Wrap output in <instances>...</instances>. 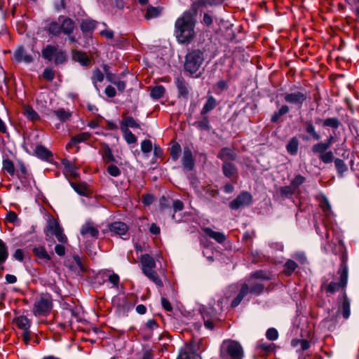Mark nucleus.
<instances>
[{"label": "nucleus", "mask_w": 359, "mask_h": 359, "mask_svg": "<svg viewBox=\"0 0 359 359\" xmlns=\"http://www.w3.org/2000/svg\"><path fill=\"white\" fill-rule=\"evenodd\" d=\"M47 229L50 233L55 235V236L60 243H67V238L63 233V229L60 226L58 222L56 219H49L47 224Z\"/></svg>", "instance_id": "423d86ee"}, {"label": "nucleus", "mask_w": 359, "mask_h": 359, "mask_svg": "<svg viewBox=\"0 0 359 359\" xmlns=\"http://www.w3.org/2000/svg\"><path fill=\"white\" fill-rule=\"evenodd\" d=\"M152 144L150 140H145L141 144V150L144 153H149L151 151Z\"/></svg>", "instance_id": "13d9d810"}, {"label": "nucleus", "mask_w": 359, "mask_h": 359, "mask_svg": "<svg viewBox=\"0 0 359 359\" xmlns=\"http://www.w3.org/2000/svg\"><path fill=\"white\" fill-rule=\"evenodd\" d=\"M48 30L53 35H58L62 32L61 25L59 22H51L48 25Z\"/></svg>", "instance_id": "c9c22d12"}, {"label": "nucleus", "mask_w": 359, "mask_h": 359, "mask_svg": "<svg viewBox=\"0 0 359 359\" xmlns=\"http://www.w3.org/2000/svg\"><path fill=\"white\" fill-rule=\"evenodd\" d=\"M55 116L62 121H65L71 116L69 111H65L63 109H60L54 111Z\"/></svg>", "instance_id": "79ce46f5"}, {"label": "nucleus", "mask_w": 359, "mask_h": 359, "mask_svg": "<svg viewBox=\"0 0 359 359\" xmlns=\"http://www.w3.org/2000/svg\"><path fill=\"white\" fill-rule=\"evenodd\" d=\"M154 198L151 194H146L142 196V202L145 205H149L154 202Z\"/></svg>", "instance_id": "774afa93"}, {"label": "nucleus", "mask_w": 359, "mask_h": 359, "mask_svg": "<svg viewBox=\"0 0 359 359\" xmlns=\"http://www.w3.org/2000/svg\"><path fill=\"white\" fill-rule=\"evenodd\" d=\"M334 164L340 175H341L343 172H344L347 170L346 165L344 164V161L341 159H335Z\"/></svg>", "instance_id": "603ef678"}, {"label": "nucleus", "mask_w": 359, "mask_h": 359, "mask_svg": "<svg viewBox=\"0 0 359 359\" xmlns=\"http://www.w3.org/2000/svg\"><path fill=\"white\" fill-rule=\"evenodd\" d=\"M294 189H295L290 184L289 187H282L280 189V193L283 196H290L294 193Z\"/></svg>", "instance_id": "e2e57ef3"}, {"label": "nucleus", "mask_w": 359, "mask_h": 359, "mask_svg": "<svg viewBox=\"0 0 359 359\" xmlns=\"http://www.w3.org/2000/svg\"><path fill=\"white\" fill-rule=\"evenodd\" d=\"M13 257L15 259L19 261V262H22L23 259H24V257H25V252L22 250L21 249H17L14 254H13Z\"/></svg>", "instance_id": "69168bd1"}, {"label": "nucleus", "mask_w": 359, "mask_h": 359, "mask_svg": "<svg viewBox=\"0 0 359 359\" xmlns=\"http://www.w3.org/2000/svg\"><path fill=\"white\" fill-rule=\"evenodd\" d=\"M57 50V48L55 46L48 45L42 50V56L44 59L50 61L55 57Z\"/></svg>", "instance_id": "412c9836"}, {"label": "nucleus", "mask_w": 359, "mask_h": 359, "mask_svg": "<svg viewBox=\"0 0 359 359\" xmlns=\"http://www.w3.org/2000/svg\"><path fill=\"white\" fill-rule=\"evenodd\" d=\"M3 168L12 175L15 172L14 165L11 160L6 159L3 161Z\"/></svg>", "instance_id": "8fccbe9b"}, {"label": "nucleus", "mask_w": 359, "mask_h": 359, "mask_svg": "<svg viewBox=\"0 0 359 359\" xmlns=\"http://www.w3.org/2000/svg\"><path fill=\"white\" fill-rule=\"evenodd\" d=\"M107 171L109 174L113 177H117L121 174L119 168L114 165H109L107 168Z\"/></svg>", "instance_id": "bf43d9fd"}, {"label": "nucleus", "mask_w": 359, "mask_h": 359, "mask_svg": "<svg viewBox=\"0 0 359 359\" xmlns=\"http://www.w3.org/2000/svg\"><path fill=\"white\" fill-rule=\"evenodd\" d=\"M220 355L224 359H243L244 352L241 345L236 341L224 340L220 348Z\"/></svg>", "instance_id": "f03ea898"}, {"label": "nucleus", "mask_w": 359, "mask_h": 359, "mask_svg": "<svg viewBox=\"0 0 359 359\" xmlns=\"http://www.w3.org/2000/svg\"><path fill=\"white\" fill-rule=\"evenodd\" d=\"M304 177L302 175H297L294 180L291 182L292 187L294 189H297L299 185H301L304 182Z\"/></svg>", "instance_id": "680f3d73"}, {"label": "nucleus", "mask_w": 359, "mask_h": 359, "mask_svg": "<svg viewBox=\"0 0 359 359\" xmlns=\"http://www.w3.org/2000/svg\"><path fill=\"white\" fill-rule=\"evenodd\" d=\"M216 106V100L213 97H209L205 104H204L201 114L203 115L208 113L211 110H212Z\"/></svg>", "instance_id": "cd10ccee"}, {"label": "nucleus", "mask_w": 359, "mask_h": 359, "mask_svg": "<svg viewBox=\"0 0 359 359\" xmlns=\"http://www.w3.org/2000/svg\"><path fill=\"white\" fill-rule=\"evenodd\" d=\"M90 137V134L88 133H80L73 137V142L79 143L84 142Z\"/></svg>", "instance_id": "5fc2aeb1"}, {"label": "nucleus", "mask_w": 359, "mask_h": 359, "mask_svg": "<svg viewBox=\"0 0 359 359\" xmlns=\"http://www.w3.org/2000/svg\"><path fill=\"white\" fill-rule=\"evenodd\" d=\"M96 22L93 20H85L81 24V29L83 32H90L95 28Z\"/></svg>", "instance_id": "f704fd0d"}, {"label": "nucleus", "mask_w": 359, "mask_h": 359, "mask_svg": "<svg viewBox=\"0 0 359 359\" xmlns=\"http://www.w3.org/2000/svg\"><path fill=\"white\" fill-rule=\"evenodd\" d=\"M160 13H161V10L159 9V8L149 6L147 8V13L145 15V18L147 19L154 18L158 17Z\"/></svg>", "instance_id": "a19ab883"}, {"label": "nucleus", "mask_w": 359, "mask_h": 359, "mask_svg": "<svg viewBox=\"0 0 359 359\" xmlns=\"http://www.w3.org/2000/svg\"><path fill=\"white\" fill-rule=\"evenodd\" d=\"M14 58L17 62H25L27 63L31 62L32 61V57L29 55L23 48H18L15 53Z\"/></svg>", "instance_id": "2eb2a0df"}, {"label": "nucleus", "mask_w": 359, "mask_h": 359, "mask_svg": "<svg viewBox=\"0 0 359 359\" xmlns=\"http://www.w3.org/2000/svg\"><path fill=\"white\" fill-rule=\"evenodd\" d=\"M103 80H104L103 73L99 69H95L93 73L92 81L97 91H99V88L97 86V83L102 82Z\"/></svg>", "instance_id": "72a5a7b5"}, {"label": "nucleus", "mask_w": 359, "mask_h": 359, "mask_svg": "<svg viewBox=\"0 0 359 359\" xmlns=\"http://www.w3.org/2000/svg\"><path fill=\"white\" fill-rule=\"evenodd\" d=\"M53 307V301L50 294H42L34 302L33 313L34 316H46Z\"/></svg>", "instance_id": "39448f33"}, {"label": "nucleus", "mask_w": 359, "mask_h": 359, "mask_svg": "<svg viewBox=\"0 0 359 359\" xmlns=\"http://www.w3.org/2000/svg\"><path fill=\"white\" fill-rule=\"evenodd\" d=\"M297 265L293 260H287L284 265V272L285 274L290 276L296 269Z\"/></svg>", "instance_id": "58836bf2"}, {"label": "nucleus", "mask_w": 359, "mask_h": 359, "mask_svg": "<svg viewBox=\"0 0 359 359\" xmlns=\"http://www.w3.org/2000/svg\"><path fill=\"white\" fill-rule=\"evenodd\" d=\"M257 348L259 349H260L261 351H263L264 353H269V352L272 351V350H273L272 344H271L265 343V342L260 343L257 346Z\"/></svg>", "instance_id": "0e129e2a"}, {"label": "nucleus", "mask_w": 359, "mask_h": 359, "mask_svg": "<svg viewBox=\"0 0 359 359\" xmlns=\"http://www.w3.org/2000/svg\"><path fill=\"white\" fill-rule=\"evenodd\" d=\"M73 59L79 62L83 66H87L90 64V60L88 55L81 51L75 50L73 52Z\"/></svg>", "instance_id": "6ab92c4d"}, {"label": "nucleus", "mask_w": 359, "mask_h": 359, "mask_svg": "<svg viewBox=\"0 0 359 359\" xmlns=\"http://www.w3.org/2000/svg\"><path fill=\"white\" fill-rule=\"evenodd\" d=\"M148 278L153 281L158 287H163V284L156 272L154 271L144 273Z\"/></svg>", "instance_id": "2f4dec72"}, {"label": "nucleus", "mask_w": 359, "mask_h": 359, "mask_svg": "<svg viewBox=\"0 0 359 359\" xmlns=\"http://www.w3.org/2000/svg\"><path fill=\"white\" fill-rule=\"evenodd\" d=\"M175 82L180 95L183 97H187L189 94V90L187 84L185 83L184 79L180 77H177Z\"/></svg>", "instance_id": "aec40b11"}, {"label": "nucleus", "mask_w": 359, "mask_h": 359, "mask_svg": "<svg viewBox=\"0 0 359 359\" xmlns=\"http://www.w3.org/2000/svg\"><path fill=\"white\" fill-rule=\"evenodd\" d=\"M142 269L144 273L154 271L156 267V262L153 257L149 255H144L141 257Z\"/></svg>", "instance_id": "9d476101"}, {"label": "nucleus", "mask_w": 359, "mask_h": 359, "mask_svg": "<svg viewBox=\"0 0 359 359\" xmlns=\"http://www.w3.org/2000/svg\"><path fill=\"white\" fill-rule=\"evenodd\" d=\"M342 314L344 318L347 319L350 316V303L346 297H344L342 302Z\"/></svg>", "instance_id": "c03bdc74"}, {"label": "nucleus", "mask_w": 359, "mask_h": 359, "mask_svg": "<svg viewBox=\"0 0 359 359\" xmlns=\"http://www.w3.org/2000/svg\"><path fill=\"white\" fill-rule=\"evenodd\" d=\"M62 164L64 165L65 168V171L69 173L72 177H77L78 172L76 170V166L69 161L67 159H64L62 161Z\"/></svg>", "instance_id": "b1692460"}, {"label": "nucleus", "mask_w": 359, "mask_h": 359, "mask_svg": "<svg viewBox=\"0 0 359 359\" xmlns=\"http://www.w3.org/2000/svg\"><path fill=\"white\" fill-rule=\"evenodd\" d=\"M195 20L191 12H184L175 22V35L180 43H189L195 36Z\"/></svg>", "instance_id": "f257e3e1"}, {"label": "nucleus", "mask_w": 359, "mask_h": 359, "mask_svg": "<svg viewBox=\"0 0 359 359\" xmlns=\"http://www.w3.org/2000/svg\"><path fill=\"white\" fill-rule=\"evenodd\" d=\"M8 257V247L6 243L0 239V265L3 264Z\"/></svg>", "instance_id": "c756f323"}, {"label": "nucleus", "mask_w": 359, "mask_h": 359, "mask_svg": "<svg viewBox=\"0 0 359 359\" xmlns=\"http://www.w3.org/2000/svg\"><path fill=\"white\" fill-rule=\"evenodd\" d=\"M204 61L203 52L196 50L189 53L186 56L184 69L191 75L198 77L200 73H198Z\"/></svg>", "instance_id": "7ed1b4c3"}, {"label": "nucleus", "mask_w": 359, "mask_h": 359, "mask_svg": "<svg viewBox=\"0 0 359 359\" xmlns=\"http://www.w3.org/2000/svg\"><path fill=\"white\" fill-rule=\"evenodd\" d=\"M266 336L268 339L273 341L278 339V333L276 329L270 328L266 331Z\"/></svg>", "instance_id": "4d7b16f0"}, {"label": "nucleus", "mask_w": 359, "mask_h": 359, "mask_svg": "<svg viewBox=\"0 0 359 359\" xmlns=\"http://www.w3.org/2000/svg\"><path fill=\"white\" fill-rule=\"evenodd\" d=\"M340 125V122L337 118H328L323 121L324 126H329L333 128H337Z\"/></svg>", "instance_id": "a18cd8bd"}, {"label": "nucleus", "mask_w": 359, "mask_h": 359, "mask_svg": "<svg viewBox=\"0 0 359 359\" xmlns=\"http://www.w3.org/2000/svg\"><path fill=\"white\" fill-rule=\"evenodd\" d=\"M98 233V229L92 222H86L81 229V234L86 238L90 237L96 239L97 238Z\"/></svg>", "instance_id": "1a4fd4ad"}, {"label": "nucleus", "mask_w": 359, "mask_h": 359, "mask_svg": "<svg viewBox=\"0 0 359 359\" xmlns=\"http://www.w3.org/2000/svg\"><path fill=\"white\" fill-rule=\"evenodd\" d=\"M252 199V197L250 194L243 191L230 203L229 206L233 210H237L241 207L250 205Z\"/></svg>", "instance_id": "0eeeda50"}, {"label": "nucleus", "mask_w": 359, "mask_h": 359, "mask_svg": "<svg viewBox=\"0 0 359 359\" xmlns=\"http://www.w3.org/2000/svg\"><path fill=\"white\" fill-rule=\"evenodd\" d=\"M218 157L226 162V161L233 159L235 158V154L231 149L224 148L219 153Z\"/></svg>", "instance_id": "a878e982"}, {"label": "nucleus", "mask_w": 359, "mask_h": 359, "mask_svg": "<svg viewBox=\"0 0 359 359\" xmlns=\"http://www.w3.org/2000/svg\"><path fill=\"white\" fill-rule=\"evenodd\" d=\"M339 275V281H331L329 283L324 282L321 287L325 290L327 293L333 294L341 289H343L347 283L348 279V268L346 264L343 262L341 264L340 269L338 271Z\"/></svg>", "instance_id": "20e7f679"}, {"label": "nucleus", "mask_w": 359, "mask_h": 359, "mask_svg": "<svg viewBox=\"0 0 359 359\" xmlns=\"http://www.w3.org/2000/svg\"><path fill=\"white\" fill-rule=\"evenodd\" d=\"M111 232L123 237L127 235L128 228L127 225L121 222H114L109 226Z\"/></svg>", "instance_id": "ddd939ff"}, {"label": "nucleus", "mask_w": 359, "mask_h": 359, "mask_svg": "<svg viewBox=\"0 0 359 359\" xmlns=\"http://www.w3.org/2000/svg\"><path fill=\"white\" fill-rule=\"evenodd\" d=\"M55 74L52 69L46 68L43 73V77L47 81H52L54 79Z\"/></svg>", "instance_id": "052dcab7"}, {"label": "nucleus", "mask_w": 359, "mask_h": 359, "mask_svg": "<svg viewBox=\"0 0 359 359\" xmlns=\"http://www.w3.org/2000/svg\"><path fill=\"white\" fill-rule=\"evenodd\" d=\"M329 149V145L325 144V142H320L316 144L312 147V151L316 154H321L325 153V151Z\"/></svg>", "instance_id": "37998d69"}, {"label": "nucleus", "mask_w": 359, "mask_h": 359, "mask_svg": "<svg viewBox=\"0 0 359 359\" xmlns=\"http://www.w3.org/2000/svg\"><path fill=\"white\" fill-rule=\"evenodd\" d=\"M33 252L40 259L46 261H49L50 259V255L48 254L43 246L34 247L33 248Z\"/></svg>", "instance_id": "4be33fe9"}, {"label": "nucleus", "mask_w": 359, "mask_h": 359, "mask_svg": "<svg viewBox=\"0 0 359 359\" xmlns=\"http://www.w3.org/2000/svg\"><path fill=\"white\" fill-rule=\"evenodd\" d=\"M65 243L57 244L55 247V253L59 256H63L65 254Z\"/></svg>", "instance_id": "338daca9"}, {"label": "nucleus", "mask_w": 359, "mask_h": 359, "mask_svg": "<svg viewBox=\"0 0 359 359\" xmlns=\"http://www.w3.org/2000/svg\"><path fill=\"white\" fill-rule=\"evenodd\" d=\"M121 130L123 132L125 140L128 144H133L137 141L136 137L128 128H125V130Z\"/></svg>", "instance_id": "de8ad7c7"}, {"label": "nucleus", "mask_w": 359, "mask_h": 359, "mask_svg": "<svg viewBox=\"0 0 359 359\" xmlns=\"http://www.w3.org/2000/svg\"><path fill=\"white\" fill-rule=\"evenodd\" d=\"M34 151L36 156L42 160L48 161L52 157V153L42 145H37Z\"/></svg>", "instance_id": "f3484780"}, {"label": "nucleus", "mask_w": 359, "mask_h": 359, "mask_svg": "<svg viewBox=\"0 0 359 359\" xmlns=\"http://www.w3.org/2000/svg\"><path fill=\"white\" fill-rule=\"evenodd\" d=\"M321 161L325 163H328L333 160V154L332 151H327L320 155Z\"/></svg>", "instance_id": "6e6d98bb"}, {"label": "nucleus", "mask_w": 359, "mask_h": 359, "mask_svg": "<svg viewBox=\"0 0 359 359\" xmlns=\"http://www.w3.org/2000/svg\"><path fill=\"white\" fill-rule=\"evenodd\" d=\"M222 168L224 174L228 177H232L236 172V168L232 163L224 162Z\"/></svg>", "instance_id": "e433bc0d"}, {"label": "nucleus", "mask_w": 359, "mask_h": 359, "mask_svg": "<svg viewBox=\"0 0 359 359\" xmlns=\"http://www.w3.org/2000/svg\"><path fill=\"white\" fill-rule=\"evenodd\" d=\"M140 128V125L135 121V120L131 116L125 117L121 125V129L125 130V128Z\"/></svg>", "instance_id": "393cba45"}, {"label": "nucleus", "mask_w": 359, "mask_h": 359, "mask_svg": "<svg viewBox=\"0 0 359 359\" xmlns=\"http://www.w3.org/2000/svg\"><path fill=\"white\" fill-rule=\"evenodd\" d=\"M249 292V288L246 283L243 284L241 291L238 296L232 301L231 302V306L236 307L237 306L241 301L243 299V298L246 296L247 294Z\"/></svg>", "instance_id": "a211bd4d"}, {"label": "nucleus", "mask_w": 359, "mask_h": 359, "mask_svg": "<svg viewBox=\"0 0 359 359\" xmlns=\"http://www.w3.org/2000/svg\"><path fill=\"white\" fill-rule=\"evenodd\" d=\"M306 132L312 135V137L318 140L320 136L316 132L315 128L311 122L306 123Z\"/></svg>", "instance_id": "864d4df0"}, {"label": "nucleus", "mask_w": 359, "mask_h": 359, "mask_svg": "<svg viewBox=\"0 0 359 359\" xmlns=\"http://www.w3.org/2000/svg\"><path fill=\"white\" fill-rule=\"evenodd\" d=\"M102 158L107 162H111L114 160L111 151L108 146H105L103 149Z\"/></svg>", "instance_id": "09e8293b"}, {"label": "nucleus", "mask_w": 359, "mask_h": 359, "mask_svg": "<svg viewBox=\"0 0 359 359\" xmlns=\"http://www.w3.org/2000/svg\"><path fill=\"white\" fill-rule=\"evenodd\" d=\"M249 288V292L254 294H259L264 289V285L257 280H251L249 284H247Z\"/></svg>", "instance_id": "5701e85b"}, {"label": "nucleus", "mask_w": 359, "mask_h": 359, "mask_svg": "<svg viewBox=\"0 0 359 359\" xmlns=\"http://www.w3.org/2000/svg\"><path fill=\"white\" fill-rule=\"evenodd\" d=\"M14 322L17 327L22 330V332L29 331L31 326V320L25 316H20L14 319Z\"/></svg>", "instance_id": "4468645a"}, {"label": "nucleus", "mask_w": 359, "mask_h": 359, "mask_svg": "<svg viewBox=\"0 0 359 359\" xmlns=\"http://www.w3.org/2000/svg\"><path fill=\"white\" fill-rule=\"evenodd\" d=\"M165 88L162 86H156L151 88L150 95L154 99H159L163 96Z\"/></svg>", "instance_id": "7c9ffc66"}, {"label": "nucleus", "mask_w": 359, "mask_h": 359, "mask_svg": "<svg viewBox=\"0 0 359 359\" xmlns=\"http://www.w3.org/2000/svg\"><path fill=\"white\" fill-rule=\"evenodd\" d=\"M291 344L294 347H298L299 346V350L302 351L309 349L310 347L309 342L306 339H293Z\"/></svg>", "instance_id": "473e14b6"}, {"label": "nucleus", "mask_w": 359, "mask_h": 359, "mask_svg": "<svg viewBox=\"0 0 359 359\" xmlns=\"http://www.w3.org/2000/svg\"><path fill=\"white\" fill-rule=\"evenodd\" d=\"M177 359H201V357L194 352L182 351Z\"/></svg>", "instance_id": "4c0bfd02"}, {"label": "nucleus", "mask_w": 359, "mask_h": 359, "mask_svg": "<svg viewBox=\"0 0 359 359\" xmlns=\"http://www.w3.org/2000/svg\"><path fill=\"white\" fill-rule=\"evenodd\" d=\"M299 142L297 138L294 137L288 142L287 150L291 154H295L298 149Z\"/></svg>", "instance_id": "ea45409f"}, {"label": "nucleus", "mask_w": 359, "mask_h": 359, "mask_svg": "<svg viewBox=\"0 0 359 359\" xmlns=\"http://www.w3.org/2000/svg\"><path fill=\"white\" fill-rule=\"evenodd\" d=\"M182 162L184 168L189 170L193 169L194 165V158L192 152L189 147L184 148Z\"/></svg>", "instance_id": "9b49d317"}, {"label": "nucleus", "mask_w": 359, "mask_h": 359, "mask_svg": "<svg viewBox=\"0 0 359 359\" xmlns=\"http://www.w3.org/2000/svg\"><path fill=\"white\" fill-rule=\"evenodd\" d=\"M72 187L74 191L81 196H87L88 189L84 183H72Z\"/></svg>", "instance_id": "c85d7f7f"}, {"label": "nucleus", "mask_w": 359, "mask_h": 359, "mask_svg": "<svg viewBox=\"0 0 359 359\" xmlns=\"http://www.w3.org/2000/svg\"><path fill=\"white\" fill-rule=\"evenodd\" d=\"M24 115L32 121H37L39 119L38 114L29 106H25L23 109Z\"/></svg>", "instance_id": "bb28decb"}, {"label": "nucleus", "mask_w": 359, "mask_h": 359, "mask_svg": "<svg viewBox=\"0 0 359 359\" xmlns=\"http://www.w3.org/2000/svg\"><path fill=\"white\" fill-rule=\"evenodd\" d=\"M58 21L61 24V30L64 34L68 35L73 32L74 22L70 18L60 16Z\"/></svg>", "instance_id": "f8f14e48"}, {"label": "nucleus", "mask_w": 359, "mask_h": 359, "mask_svg": "<svg viewBox=\"0 0 359 359\" xmlns=\"http://www.w3.org/2000/svg\"><path fill=\"white\" fill-rule=\"evenodd\" d=\"M67 55L66 53L62 50H57V53H55L54 59L55 64H62L65 62L66 60Z\"/></svg>", "instance_id": "3c124183"}, {"label": "nucleus", "mask_w": 359, "mask_h": 359, "mask_svg": "<svg viewBox=\"0 0 359 359\" xmlns=\"http://www.w3.org/2000/svg\"><path fill=\"white\" fill-rule=\"evenodd\" d=\"M181 154V147L178 144H173L170 148V156L174 161L178 159Z\"/></svg>", "instance_id": "49530a36"}, {"label": "nucleus", "mask_w": 359, "mask_h": 359, "mask_svg": "<svg viewBox=\"0 0 359 359\" xmlns=\"http://www.w3.org/2000/svg\"><path fill=\"white\" fill-rule=\"evenodd\" d=\"M203 231L205 233L206 235H208L211 238L215 240L217 242L219 243H222L226 239V237L224 235V233L221 232L215 231L210 228H204Z\"/></svg>", "instance_id": "dca6fc26"}, {"label": "nucleus", "mask_w": 359, "mask_h": 359, "mask_svg": "<svg viewBox=\"0 0 359 359\" xmlns=\"http://www.w3.org/2000/svg\"><path fill=\"white\" fill-rule=\"evenodd\" d=\"M306 98V94L300 91L285 93L284 95V100L286 102L297 106H301Z\"/></svg>", "instance_id": "6e6552de"}]
</instances>
